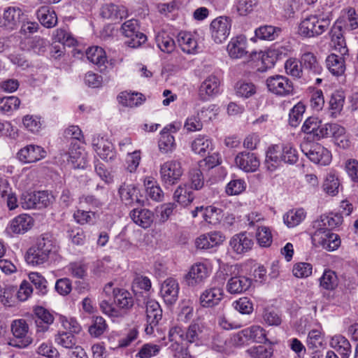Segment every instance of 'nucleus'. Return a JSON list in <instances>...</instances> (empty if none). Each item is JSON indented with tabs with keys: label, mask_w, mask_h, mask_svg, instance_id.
<instances>
[{
	"label": "nucleus",
	"mask_w": 358,
	"mask_h": 358,
	"mask_svg": "<svg viewBox=\"0 0 358 358\" xmlns=\"http://www.w3.org/2000/svg\"><path fill=\"white\" fill-rule=\"evenodd\" d=\"M159 173L164 184L175 185L180 180L183 173L181 163L177 160L167 161L161 165Z\"/></svg>",
	"instance_id": "6"
},
{
	"label": "nucleus",
	"mask_w": 358,
	"mask_h": 358,
	"mask_svg": "<svg viewBox=\"0 0 358 358\" xmlns=\"http://www.w3.org/2000/svg\"><path fill=\"white\" fill-rule=\"evenodd\" d=\"M281 31L280 28L271 25H264L255 29V36L264 41H274Z\"/></svg>",
	"instance_id": "36"
},
{
	"label": "nucleus",
	"mask_w": 358,
	"mask_h": 358,
	"mask_svg": "<svg viewBox=\"0 0 358 358\" xmlns=\"http://www.w3.org/2000/svg\"><path fill=\"white\" fill-rule=\"evenodd\" d=\"M320 285L327 290L335 289L338 285V278L336 273L331 270L325 271L320 278Z\"/></svg>",
	"instance_id": "50"
},
{
	"label": "nucleus",
	"mask_w": 358,
	"mask_h": 358,
	"mask_svg": "<svg viewBox=\"0 0 358 358\" xmlns=\"http://www.w3.org/2000/svg\"><path fill=\"white\" fill-rule=\"evenodd\" d=\"M331 21L329 14L310 15L301 22L299 33L306 38L318 36L329 29Z\"/></svg>",
	"instance_id": "2"
},
{
	"label": "nucleus",
	"mask_w": 358,
	"mask_h": 358,
	"mask_svg": "<svg viewBox=\"0 0 358 358\" xmlns=\"http://www.w3.org/2000/svg\"><path fill=\"white\" fill-rule=\"evenodd\" d=\"M308 137L301 144L302 152L315 164L327 166L331 162V154L324 147L317 143L313 142Z\"/></svg>",
	"instance_id": "4"
},
{
	"label": "nucleus",
	"mask_w": 358,
	"mask_h": 358,
	"mask_svg": "<svg viewBox=\"0 0 358 358\" xmlns=\"http://www.w3.org/2000/svg\"><path fill=\"white\" fill-rule=\"evenodd\" d=\"M122 33L130 40L127 41V45L131 48H137L144 43L146 40V36L138 31V21L131 19L126 21L121 27Z\"/></svg>",
	"instance_id": "11"
},
{
	"label": "nucleus",
	"mask_w": 358,
	"mask_h": 358,
	"mask_svg": "<svg viewBox=\"0 0 358 358\" xmlns=\"http://www.w3.org/2000/svg\"><path fill=\"white\" fill-rule=\"evenodd\" d=\"M29 327L23 319L15 320L11 324V331L15 339L10 341V345L18 348H24L31 343V339L27 336Z\"/></svg>",
	"instance_id": "10"
},
{
	"label": "nucleus",
	"mask_w": 358,
	"mask_h": 358,
	"mask_svg": "<svg viewBox=\"0 0 358 358\" xmlns=\"http://www.w3.org/2000/svg\"><path fill=\"white\" fill-rule=\"evenodd\" d=\"M202 327L197 323L191 324L185 331L184 341L188 343L201 345L204 341Z\"/></svg>",
	"instance_id": "32"
},
{
	"label": "nucleus",
	"mask_w": 358,
	"mask_h": 358,
	"mask_svg": "<svg viewBox=\"0 0 358 358\" xmlns=\"http://www.w3.org/2000/svg\"><path fill=\"white\" fill-rule=\"evenodd\" d=\"M106 329L105 320L102 317H96L92 324L89 327V333L94 337H99L103 334Z\"/></svg>",
	"instance_id": "58"
},
{
	"label": "nucleus",
	"mask_w": 358,
	"mask_h": 358,
	"mask_svg": "<svg viewBox=\"0 0 358 358\" xmlns=\"http://www.w3.org/2000/svg\"><path fill=\"white\" fill-rule=\"evenodd\" d=\"M29 279L35 286L38 293L41 295H45L48 292L47 280L45 278L37 272H32L29 274Z\"/></svg>",
	"instance_id": "49"
},
{
	"label": "nucleus",
	"mask_w": 358,
	"mask_h": 358,
	"mask_svg": "<svg viewBox=\"0 0 358 358\" xmlns=\"http://www.w3.org/2000/svg\"><path fill=\"white\" fill-rule=\"evenodd\" d=\"M120 102L128 107H136L145 101L144 96L141 93L122 92L119 96Z\"/></svg>",
	"instance_id": "40"
},
{
	"label": "nucleus",
	"mask_w": 358,
	"mask_h": 358,
	"mask_svg": "<svg viewBox=\"0 0 358 358\" xmlns=\"http://www.w3.org/2000/svg\"><path fill=\"white\" fill-rule=\"evenodd\" d=\"M329 345L337 351L342 358H349L352 353L349 341L341 334L332 336L329 341Z\"/></svg>",
	"instance_id": "26"
},
{
	"label": "nucleus",
	"mask_w": 358,
	"mask_h": 358,
	"mask_svg": "<svg viewBox=\"0 0 358 358\" xmlns=\"http://www.w3.org/2000/svg\"><path fill=\"white\" fill-rule=\"evenodd\" d=\"M113 299L115 307L112 302L107 299H103L100 303V308L102 312L112 317H118L122 316V309L128 310L134 305V299L131 294L124 289H120L116 291Z\"/></svg>",
	"instance_id": "3"
},
{
	"label": "nucleus",
	"mask_w": 358,
	"mask_h": 358,
	"mask_svg": "<svg viewBox=\"0 0 358 358\" xmlns=\"http://www.w3.org/2000/svg\"><path fill=\"white\" fill-rule=\"evenodd\" d=\"M252 285V280L244 275L230 278L227 283V291L231 294H238L246 292Z\"/></svg>",
	"instance_id": "22"
},
{
	"label": "nucleus",
	"mask_w": 358,
	"mask_h": 358,
	"mask_svg": "<svg viewBox=\"0 0 358 358\" xmlns=\"http://www.w3.org/2000/svg\"><path fill=\"white\" fill-rule=\"evenodd\" d=\"M34 224L33 218L27 215L21 214L12 219L7 224L4 233L10 238L15 235L23 234L28 231Z\"/></svg>",
	"instance_id": "9"
},
{
	"label": "nucleus",
	"mask_w": 358,
	"mask_h": 358,
	"mask_svg": "<svg viewBox=\"0 0 358 358\" xmlns=\"http://www.w3.org/2000/svg\"><path fill=\"white\" fill-rule=\"evenodd\" d=\"M224 240V236L219 231L202 234L195 241L196 247L201 250L212 248L221 244Z\"/></svg>",
	"instance_id": "21"
},
{
	"label": "nucleus",
	"mask_w": 358,
	"mask_h": 358,
	"mask_svg": "<svg viewBox=\"0 0 358 358\" xmlns=\"http://www.w3.org/2000/svg\"><path fill=\"white\" fill-rule=\"evenodd\" d=\"M323 127L322 122L315 117H310L304 122L302 131L306 134H320V128Z\"/></svg>",
	"instance_id": "48"
},
{
	"label": "nucleus",
	"mask_w": 358,
	"mask_h": 358,
	"mask_svg": "<svg viewBox=\"0 0 358 358\" xmlns=\"http://www.w3.org/2000/svg\"><path fill=\"white\" fill-rule=\"evenodd\" d=\"M145 303L147 322L151 325H157L162 317V310L159 303L152 299H148Z\"/></svg>",
	"instance_id": "28"
},
{
	"label": "nucleus",
	"mask_w": 358,
	"mask_h": 358,
	"mask_svg": "<svg viewBox=\"0 0 358 358\" xmlns=\"http://www.w3.org/2000/svg\"><path fill=\"white\" fill-rule=\"evenodd\" d=\"M37 17L41 24L47 28L54 27L57 23L55 12L48 6H41L37 10Z\"/></svg>",
	"instance_id": "34"
},
{
	"label": "nucleus",
	"mask_w": 358,
	"mask_h": 358,
	"mask_svg": "<svg viewBox=\"0 0 358 358\" xmlns=\"http://www.w3.org/2000/svg\"><path fill=\"white\" fill-rule=\"evenodd\" d=\"M301 66V64H299L298 61L294 59H289L285 64L287 74L295 78L301 77L302 73Z\"/></svg>",
	"instance_id": "61"
},
{
	"label": "nucleus",
	"mask_w": 358,
	"mask_h": 358,
	"mask_svg": "<svg viewBox=\"0 0 358 358\" xmlns=\"http://www.w3.org/2000/svg\"><path fill=\"white\" fill-rule=\"evenodd\" d=\"M210 107L206 110H201L200 113L196 115L188 117L185 122L184 128L187 132H196L200 131L203 128V123L201 121L200 113L203 114L208 112Z\"/></svg>",
	"instance_id": "46"
},
{
	"label": "nucleus",
	"mask_w": 358,
	"mask_h": 358,
	"mask_svg": "<svg viewBox=\"0 0 358 358\" xmlns=\"http://www.w3.org/2000/svg\"><path fill=\"white\" fill-rule=\"evenodd\" d=\"M101 15L106 19L119 20L127 16V10L123 6L109 3L102 7Z\"/></svg>",
	"instance_id": "31"
},
{
	"label": "nucleus",
	"mask_w": 358,
	"mask_h": 358,
	"mask_svg": "<svg viewBox=\"0 0 358 358\" xmlns=\"http://www.w3.org/2000/svg\"><path fill=\"white\" fill-rule=\"evenodd\" d=\"M209 275L210 271L206 264L196 263L191 266L185 275V280L188 286L196 287L203 284Z\"/></svg>",
	"instance_id": "13"
},
{
	"label": "nucleus",
	"mask_w": 358,
	"mask_h": 358,
	"mask_svg": "<svg viewBox=\"0 0 358 358\" xmlns=\"http://www.w3.org/2000/svg\"><path fill=\"white\" fill-rule=\"evenodd\" d=\"M173 199L183 206L190 204L194 199V195L185 185H179L173 193Z\"/></svg>",
	"instance_id": "37"
},
{
	"label": "nucleus",
	"mask_w": 358,
	"mask_h": 358,
	"mask_svg": "<svg viewBox=\"0 0 358 358\" xmlns=\"http://www.w3.org/2000/svg\"><path fill=\"white\" fill-rule=\"evenodd\" d=\"M74 147L75 145L69 151L68 162L73 169H84L87 166L86 153L79 147Z\"/></svg>",
	"instance_id": "35"
},
{
	"label": "nucleus",
	"mask_w": 358,
	"mask_h": 358,
	"mask_svg": "<svg viewBox=\"0 0 358 358\" xmlns=\"http://www.w3.org/2000/svg\"><path fill=\"white\" fill-rule=\"evenodd\" d=\"M22 14L19 7L10 6L5 8L3 13V25L8 29H14L20 23Z\"/></svg>",
	"instance_id": "29"
},
{
	"label": "nucleus",
	"mask_w": 358,
	"mask_h": 358,
	"mask_svg": "<svg viewBox=\"0 0 358 358\" xmlns=\"http://www.w3.org/2000/svg\"><path fill=\"white\" fill-rule=\"evenodd\" d=\"M234 308L241 314L249 315L253 311V304L247 297H241L233 303Z\"/></svg>",
	"instance_id": "59"
},
{
	"label": "nucleus",
	"mask_w": 358,
	"mask_h": 358,
	"mask_svg": "<svg viewBox=\"0 0 358 358\" xmlns=\"http://www.w3.org/2000/svg\"><path fill=\"white\" fill-rule=\"evenodd\" d=\"M231 28V20L226 16L214 19L210 25V35L217 44L223 43L229 37Z\"/></svg>",
	"instance_id": "8"
},
{
	"label": "nucleus",
	"mask_w": 358,
	"mask_h": 358,
	"mask_svg": "<svg viewBox=\"0 0 358 358\" xmlns=\"http://www.w3.org/2000/svg\"><path fill=\"white\" fill-rule=\"evenodd\" d=\"M138 189L131 185H122L119 189V194L122 201L126 205H131L134 201L138 202Z\"/></svg>",
	"instance_id": "39"
},
{
	"label": "nucleus",
	"mask_w": 358,
	"mask_h": 358,
	"mask_svg": "<svg viewBox=\"0 0 358 358\" xmlns=\"http://www.w3.org/2000/svg\"><path fill=\"white\" fill-rule=\"evenodd\" d=\"M343 222V216L341 214L323 215L313 222L315 229L329 230L340 226Z\"/></svg>",
	"instance_id": "25"
},
{
	"label": "nucleus",
	"mask_w": 358,
	"mask_h": 358,
	"mask_svg": "<svg viewBox=\"0 0 358 358\" xmlns=\"http://www.w3.org/2000/svg\"><path fill=\"white\" fill-rule=\"evenodd\" d=\"M301 66L314 74H319L322 71V67L316 57L312 52H307L301 57Z\"/></svg>",
	"instance_id": "38"
},
{
	"label": "nucleus",
	"mask_w": 358,
	"mask_h": 358,
	"mask_svg": "<svg viewBox=\"0 0 358 358\" xmlns=\"http://www.w3.org/2000/svg\"><path fill=\"white\" fill-rule=\"evenodd\" d=\"M57 252V245L49 234H43L36 243L30 247L25 255L27 263L31 266H39L46 263L51 255Z\"/></svg>",
	"instance_id": "1"
},
{
	"label": "nucleus",
	"mask_w": 358,
	"mask_h": 358,
	"mask_svg": "<svg viewBox=\"0 0 358 358\" xmlns=\"http://www.w3.org/2000/svg\"><path fill=\"white\" fill-rule=\"evenodd\" d=\"M178 43L181 50L187 54H195L198 51L197 36L190 32H180Z\"/></svg>",
	"instance_id": "24"
},
{
	"label": "nucleus",
	"mask_w": 358,
	"mask_h": 358,
	"mask_svg": "<svg viewBox=\"0 0 358 358\" xmlns=\"http://www.w3.org/2000/svg\"><path fill=\"white\" fill-rule=\"evenodd\" d=\"M92 144L95 152L102 159L108 162L114 158L113 145L103 136H94Z\"/></svg>",
	"instance_id": "15"
},
{
	"label": "nucleus",
	"mask_w": 358,
	"mask_h": 358,
	"mask_svg": "<svg viewBox=\"0 0 358 358\" xmlns=\"http://www.w3.org/2000/svg\"><path fill=\"white\" fill-rule=\"evenodd\" d=\"M233 340L238 345L249 341L259 343L268 342L266 331L259 325H252L238 331L234 336Z\"/></svg>",
	"instance_id": "5"
},
{
	"label": "nucleus",
	"mask_w": 358,
	"mask_h": 358,
	"mask_svg": "<svg viewBox=\"0 0 358 358\" xmlns=\"http://www.w3.org/2000/svg\"><path fill=\"white\" fill-rule=\"evenodd\" d=\"M133 222L142 228L146 229L151 226L154 215L152 211L145 208H135L130 213Z\"/></svg>",
	"instance_id": "27"
},
{
	"label": "nucleus",
	"mask_w": 358,
	"mask_h": 358,
	"mask_svg": "<svg viewBox=\"0 0 358 358\" xmlns=\"http://www.w3.org/2000/svg\"><path fill=\"white\" fill-rule=\"evenodd\" d=\"M16 288L13 285H4L0 287V301L4 306H10Z\"/></svg>",
	"instance_id": "62"
},
{
	"label": "nucleus",
	"mask_w": 358,
	"mask_h": 358,
	"mask_svg": "<svg viewBox=\"0 0 358 358\" xmlns=\"http://www.w3.org/2000/svg\"><path fill=\"white\" fill-rule=\"evenodd\" d=\"M156 43L158 48L166 53L172 52L176 47L173 39L164 31L157 35Z\"/></svg>",
	"instance_id": "45"
},
{
	"label": "nucleus",
	"mask_w": 358,
	"mask_h": 358,
	"mask_svg": "<svg viewBox=\"0 0 358 358\" xmlns=\"http://www.w3.org/2000/svg\"><path fill=\"white\" fill-rule=\"evenodd\" d=\"M220 80L214 76H208L201 84L199 90V96L202 100H208L220 92Z\"/></svg>",
	"instance_id": "18"
},
{
	"label": "nucleus",
	"mask_w": 358,
	"mask_h": 358,
	"mask_svg": "<svg viewBox=\"0 0 358 358\" xmlns=\"http://www.w3.org/2000/svg\"><path fill=\"white\" fill-rule=\"evenodd\" d=\"M340 182L334 173H329L323 185L324 190L329 194L334 196L338 193Z\"/></svg>",
	"instance_id": "51"
},
{
	"label": "nucleus",
	"mask_w": 358,
	"mask_h": 358,
	"mask_svg": "<svg viewBox=\"0 0 358 358\" xmlns=\"http://www.w3.org/2000/svg\"><path fill=\"white\" fill-rule=\"evenodd\" d=\"M179 285L176 280L168 278L161 285L160 294L166 303L172 305L178 297Z\"/></svg>",
	"instance_id": "20"
},
{
	"label": "nucleus",
	"mask_w": 358,
	"mask_h": 358,
	"mask_svg": "<svg viewBox=\"0 0 358 358\" xmlns=\"http://www.w3.org/2000/svg\"><path fill=\"white\" fill-rule=\"evenodd\" d=\"M254 242L246 232H242L234 235L230 241L229 245L232 250L236 254H243L250 250Z\"/></svg>",
	"instance_id": "19"
},
{
	"label": "nucleus",
	"mask_w": 358,
	"mask_h": 358,
	"mask_svg": "<svg viewBox=\"0 0 358 358\" xmlns=\"http://www.w3.org/2000/svg\"><path fill=\"white\" fill-rule=\"evenodd\" d=\"M237 166L245 172H254L259 166V162L254 153L241 152L235 158Z\"/></svg>",
	"instance_id": "23"
},
{
	"label": "nucleus",
	"mask_w": 358,
	"mask_h": 358,
	"mask_svg": "<svg viewBox=\"0 0 358 358\" xmlns=\"http://www.w3.org/2000/svg\"><path fill=\"white\" fill-rule=\"evenodd\" d=\"M86 57L87 59L96 64L102 71L105 70V64L107 62V57L104 50L99 46H93L87 48L86 50Z\"/></svg>",
	"instance_id": "30"
},
{
	"label": "nucleus",
	"mask_w": 358,
	"mask_h": 358,
	"mask_svg": "<svg viewBox=\"0 0 358 358\" xmlns=\"http://www.w3.org/2000/svg\"><path fill=\"white\" fill-rule=\"evenodd\" d=\"M306 217V213L303 209L292 210L283 216L285 224L288 227H294L299 224Z\"/></svg>",
	"instance_id": "42"
},
{
	"label": "nucleus",
	"mask_w": 358,
	"mask_h": 358,
	"mask_svg": "<svg viewBox=\"0 0 358 358\" xmlns=\"http://www.w3.org/2000/svg\"><path fill=\"white\" fill-rule=\"evenodd\" d=\"M46 156V151L38 145H29L22 148L17 153L19 160L23 163H34Z\"/></svg>",
	"instance_id": "17"
},
{
	"label": "nucleus",
	"mask_w": 358,
	"mask_h": 358,
	"mask_svg": "<svg viewBox=\"0 0 358 358\" xmlns=\"http://www.w3.org/2000/svg\"><path fill=\"white\" fill-rule=\"evenodd\" d=\"M223 217V211L221 208L213 206H209L204 208L203 213V220L210 224H219Z\"/></svg>",
	"instance_id": "43"
},
{
	"label": "nucleus",
	"mask_w": 358,
	"mask_h": 358,
	"mask_svg": "<svg viewBox=\"0 0 358 358\" xmlns=\"http://www.w3.org/2000/svg\"><path fill=\"white\" fill-rule=\"evenodd\" d=\"M192 149L195 153L206 156L212 150V143L205 136H199L192 142Z\"/></svg>",
	"instance_id": "41"
},
{
	"label": "nucleus",
	"mask_w": 358,
	"mask_h": 358,
	"mask_svg": "<svg viewBox=\"0 0 358 358\" xmlns=\"http://www.w3.org/2000/svg\"><path fill=\"white\" fill-rule=\"evenodd\" d=\"M224 298V291L219 287L205 289L200 295L199 303L203 308H213L217 306Z\"/></svg>",
	"instance_id": "16"
},
{
	"label": "nucleus",
	"mask_w": 358,
	"mask_h": 358,
	"mask_svg": "<svg viewBox=\"0 0 358 358\" xmlns=\"http://www.w3.org/2000/svg\"><path fill=\"white\" fill-rule=\"evenodd\" d=\"M160 351V347L157 345L147 343L144 344L136 357L140 358H150L152 356L157 355Z\"/></svg>",
	"instance_id": "64"
},
{
	"label": "nucleus",
	"mask_w": 358,
	"mask_h": 358,
	"mask_svg": "<svg viewBox=\"0 0 358 358\" xmlns=\"http://www.w3.org/2000/svg\"><path fill=\"white\" fill-rule=\"evenodd\" d=\"M246 352L251 358H270L273 352L271 347L257 345L248 349Z\"/></svg>",
	"instance_id": "53"
},
{
	"label": "nucleus",
	"mask_w": 358,
	"mask_h": 358,
	"mask_svg": "<svg viewBox=\"0 0 358 358\" xmlns=\"http://www.w3.org/2000/svg\"><path fill=\"white\" fill-rule=\"evenodd\" d=\"M247 46L246 37L239 35L231 38L227 45V51L231 59H241L248 54Z\"/></svg>",
	"instance_id": "14"
},
{
	"label": "nucleus",
	"mask_w": 358,
	"mask_h": 358,
	"mask_svg": "<svg viewBox=\"0 0 358 358\" xmlns=\"http://www.w3.org/2000/svg\"><path fill=\"white\" fill-rule=\"evenodd\" d=\"M52 199L53 196L46 191H39L34 193V200L36 201V208L48 206Z\"/></svg>",
	"instance_id": "63"
},
{
	"label": "nucleus",
	"mask_w": 358,
	"mask_h": 358,
	"mask_svg": "<svg viewBox=\"0 0 358 358\" xmlns=\"http://www.w3.org/2000/svg\"><path fill=\"white\" fill-rule=\"evenodd\" d=\"M189 181L191 188L195 190L201 189L204 185V178L202 172L198 168H193L189 172Z\"/></svg>",
	"instance_id": "54"
},
{
	"label": "nucleus",
	"mask_w": 358,
	"mask_h": 358,
	"mask_svg": "<svg viewBox=\"0 0 358 358\" xmlns=\"http://www.w3.org/2000/svg\"><path fill=\"white\" fill-rule=\"evenodd\" d=\"M311 239L314 245L329 251L336 250L341 244L339 236L330 230L315 229Z\"/></svg>",
	"instance_id": "7"
},
{
	"label": "nucleus",
	"mask_w": 358,
	"mask_h": 358,
	"mask_svg": "<svg viewBox=\"0 0 358 358\" xmlns=\"http://www.w3.org/2000/svg\"><path fill=\"white\" fill-rule=\"evenodd\" d=\"M55 342L57 345L66 349H73L76 346V338L71 333L59 331L55 336Z\"/></svg>",
	"instance_id": "44"
},
{
	"label": "nucleus",
	"mask_w": 358,
	"mask_h": 358,
	"mask_svg": "<svg viewBox=\"0 0 358 358\" xmlns=\"http://www.w3.org/2000/svg\"><path fill=\"white\" fill-rule=\"evenodd\" d=\"M246 187L245 182L241 179L231 180L226 187V192L229 195H238L243 192Z\"/></svg>",
	"instance_id": "60"
},
{
	"label": "nucleus",
	"mask_w": 358,
	"mask_h": 358,
	"mask_svg": "<svg viewBox=\"0 0 358 358\" xmlns=\"http://www.w3.org/2000/svg\"><path fill=\"white\" fill-rule=\"evenodd\" d=\"M266 85L270 92L279 96H287L293 92L292 83L285 76L275 75L266 79Z\"/></svg>",
	"instance_id": "12"
},
{
	"label": "nucleus",
	"mask_w": 358,
	"mask_h": 358,
	"mask_svg": "<svg viewBox=\"0 0 358 358\" xmlns=\"http://www.w3.org/2000/svg\"><path fill=\"white\" fill-rule=\"evenodd\" d=\"M60 322L64 329L73 335L78 334L82 330L81 326L75 318L62 316Z\"/></svg>",
	"instance_id": "57"
},
{
	"label": "nucleus",
	"mask_w": 358,
	"mask_h": 358,
	"mask_svg": "<svg viewBox=\"0 0 358 358\" xmlns=\"http://www.w3.org/2000/svg\"><path fill=\"white\" fill-rule=\"evenodd\" d=\"M305 110V106L301 102L292 108L289 114V123L292 127H296L299 125Z\"/></svg>",
	"instance_id": "55"
},
{
	"label": "nucleus",
	"mask_w": 358,
	"mask_h": 358,
	"mask_svg": "<svg viewBox=\"0 0 358 358\" xmlns=\"http://www.w3.org/2000/svg\"><path fill=\"white\" fill-rule=\"evenodd\" d=\"M256 238L259 245L268 247L272 243V234L268 227L263 226L257 229Z\"/></svg>",
	"instance_id": "56"
},
{
	"label": "nucleus",
	"mask_w": 358,
	"mask_h": 358,
	"mask_svg": "<svg viewBox=\"0 0 358 358\" xmlns=\"http://www.w3.org/2000/svg\"><path fill=\"white\" fill-rule=\"evenodd\" d=\"M343 56L332 53L327 57V67L333 75L338 76L344 73L345 64Z\"/></svg>",
	"instance_id": "33"
},
{
	"label": "nucleus",
	"mask_w": 358,
	"mask_h": 358,
	"mask_svg": "<svg viewBox=\"0 0 358 358\" xmlns=\"http://www.w3.org/2000/svg\"><path fill=\"white\" fill-rule=\"evenodd\" d=\"M20 100L14 96L0 98V112L8 113L18 108Z\"/></svg>",
	"instance_id": "52"
},
{
	"label": "nucleus",
	"mask_w": 358,
	"mask_h": 358,
	"mask_svg": "<svg viewBox=\"0 0 358 358\" xmlns=\"http://www.w3.org/2000/svg\"><path fill=\"white\" fill-rule=\"evenodd\" d=\"M235 91L237 96L248 99L256 93L257 87L252 83L239 81L236 84Z\"/></svg>",
	"instance_id": "47"
}]
</instances>
